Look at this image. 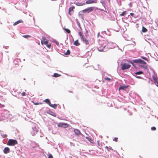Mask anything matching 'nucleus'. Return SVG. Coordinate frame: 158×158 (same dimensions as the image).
I'll return each mask as SVG.
<instances>
[{"mask_svg": "<svg viewBox=\"0 0 158 158\" xmlns=\"http://www.w3.org/2000/svg\"><path fill=\"white\" fill-rule=\"evenodd\" d=\"M70 51L68 49L67 52L65 53H64V54L65 55H69V54H70Z\"/></svg>", "mask_w": 158, "mask_h": 158, "instance_id": "32", "label": "nucleus"}, {"mask_svg": "<svg viewBox=\"0 0 158 158\" xmlns=\"http://www.w3.org/2000/svg\"><path fill=\"white\" fill-rule=\"evenodd\" d=\"M41 44H44L45 45H47L48 43V40H45L44 41H41Z\"/></svg>", "mask_w": 158, "mask_h": 158, "instance_id": "31", "label": "nucleus"}, {"mask_svg": "<svg viewBox=\"0 0 158 158\" xmlns=\"http://www.w3.org/2000/svg\"><path fill=\"white\" fill-rule=\"evenodd\" d=\"M78 26H79V27H80V23H79V24H78Z\"/></svg>", "mask_w": 158, "mask_h": 158, "instance_id": "60", "label": "nucleus"}, {"mask_svg": "<svg viewBox=\"0 0 158 158\" xmlns=\"http://www.w3.org/2000/svg\"><path fill=\"white\" fill-rule=\"evenodd\" d=\"M129 62L131 63V64L133 66V67L135 68H136V66L135 65V64H134V62H133V60H132V61H129Z\"/></svg>", "mask_w": 158, "mask_h": 158, "instance_id": "30", "label": "nucleus"}, {"mask_svg": "<svg viewBox=\"0 0 158 158\" xmlns=\"http://www.w3.org/2000/svg\"><path fill=\"white\" fill-rule=\"evenodd\" d=\"M75 8L74 6H71L69 8V15H71V12L73 11V9Z\"/></svg>", "mask_w": 158, "mask_h": 158, "instance_id": "18", "label": "nucleus"}, {"mask_svg": "<svg viewBox=\"0 0 158 158\" xmlns=\"http://www.w3.org/2000/svg\"><path fill=\"white\" fill-rule=\"evenodd\" d=\"M106 45L105 44V45H104L103 44L102 48V47H100L98 48V51L99 52H105L106 51H107V49L106 48Z\"/></svg>", "mask_w": 158, "mask_h": 158, "instance_id": "8", "label": "nucleus"}, {"mask_svg": "<svg viewBox=\"0 0 158 158\" xmlns=\"http://www.w3.org/2000/svg\"><path fill=\"white\" fill-rule=\"evenodd\" d=\"M4 106V105L0 103V108H2Z\"/></svg>", "mask_w": 158, "mask_h": 158, "instance_id": "50", "label": "nucleus"}, {"mask_svg": "<svg viewBox=\"0 0 158 158\" xmlns=\"http://www.w3.org/2000/svg\"><path fill=\"white\" fill-rule=\"evenodd\" d=\"M46 45L47 47L48 48H50L51 46V44H47Z\"/></svg>", "mask_w": 158, "mask_h": 158, "instance_id": "45", "label": "nucleus"}, {"mask_svg": "<svg viewBox=\"0 0 158 158\" xmlns=\"http://www.w3.org/2000/svg\"><path fill=\"white\" fill-rule=\"evenodd\" d=\"M41 104V103H38V102H36V103H34V105H38L39 104Z\"/></svg>", "mask_w": 158, "mask_h": 158, "instance_id": "52", "label": "nucleus"}, {"mask_svg": "<svg viewBox=\"0 0 158 158\" xmlns=\"http://www.w3.org/2000/svg\"><path fill=\"white\" fill-rule=\"evenodd\" d=\"M42 39L43 40V41H44L46 40V38H45V37H44L43 36H42Z\"/></svg>", "mask_w": 158, "mask_h": 158, "instance_id": "44", "label": "nucleus"}, {"mask_svg": "<svg viewBox=\"0 0 158 158\" xmlns=\"http://www.w3.org/2000/svg\"><path fill=\"white\" fill-rule=\"evenodd\" d=\"M133 75L134 76H135L136 78H139V79H143V78L140 76H136V75H135V74H133Z\"/></svg>", "mask_w": 158, "mask_h": 158, "instance_id": "35", "label": "nucleus"}, {"mask_svg": "<svg viewBox=\"0 0 158 158\" xmlns=\"http://www.w3.org/2000/svg\"><path fill=\"white\" fill-rule=\"evenodd\" d=\"M99 33H98V35H97V36H98V37H99Z\"/></svg>", "mask_w": 158, "mask_h": 158, "instance_id": "58", "label": "nucleus"}, {"mask_svg": "<svg viewBox=\"0 0 158 158\" xmlns=\"http://www.w3.org/2000/svg\"><path fill=\"white\" fill-rule=\"evenodd\" d=\"M10 152V148L7 147H5L3 150V152L5 154H7Z\"/></svg>", "mask_w": 158, "mask_h": 158, "instance_id": "10", "label": "nucleus"}, {"mask_svg": "<svg viewBox=\"0 0 158 158\" xmlns=\"http://www.w3.org/2000/svg\"><path fill=\"white\" fill-rule=\"evenodd\" d=\"M109 149L111 150H113V149H112L111 147H109Z\"/></svg>", "mask_w": 158, "mask_h": 158, "instance_id": "57", "label": "nucleus"}, {"mask_svg": "<svg viewBox=\"0 0 158 158\" xmlns=\"http://www.w3.org/2000/svg\"><path fill=\"white\" fill-rule=\"evenodd\" d=\"M158 60V58H157V59H156V60Z\"/></svg>", "mask_w": 158, "mask_h": 158, "instance_id": "63", "label": "nucleus"}, {"mask_svg": "<svg viewBox=\"0 0 158 158\" xmlns=\"http://www.w3.org/2000/svg\"><path fill=\"white\" fill-rule=\"evenodd\" d=\"M35 81H34V85H35Z\"/></svg>", "mask_w": 158, "mask_h": 158, "instance_id": "61", "label": "nucleus"}, {"mask_svg": "<svg viewBox=\"0 0 158 158\" xmlns=\"http://www.w3.org/2000/svg\"><path fill=\"white\" fill-rule=\"evenodd\" d=\"M74 44L76 46H78L80 45V44L79 43L78 40L74 42Z\"/></svg>", "mask_w": 158, "mask_h": 158, "instance_id": "23", "label": "nucleus"}, {"mask_svg": "<svg viewBox=\"0 0 158 158\" xmlns=\"http://www.w3.org/2000/svg\"><path fill=\"white\" fill-rule=\"evenodd\" d=\"M2 131H0V133L1 135V136L3 138H6L7 137V135L6 134H3L2 133Z\"/></svg>", "mask_w": 158, "mask_h": 158, "instance_id": "24", "label": "nucleus"}, {"mask_svg": "<svg viewBox=\"0 0 158 158\" xmlns=\"http://www.w3.org/2000/svg\"><path fill=\"white\" fill-rule=\"evenodd\" d=\"M106 80H107L108 81H110L111 80V79L110 78L106 77L105 78Z\"/></svg>", "mask_w": 158, "mask_h": 158, "instance_id": "48", "label": "nucleus"}, {"mask_svg": "<svg viewBox=\"0 0 158 158\" xmlns=\"http://www.w3.org/2000/svg\"><path fill=\"white\" fill-rule=\"evenodd\" d=\"M97 142H98V146H99L100 145V144H99V140H98Z\"/></svg>", "mask_w": 158, "mask_h": 158, "instance_id": "54", "label": "nucleus"}, {"mask_svg": "<svg viewBox=\"0 0 158 158\" xmlns=\"http://www.w3.org/2000/svg\"><path fill=\"white\" fill-rule=\"evenodd\" d=\"M134 13H131L130 14V16H133L134 15Z\"/></svg>", "mask_w": 158, "mask_h": 158, "instance_id": "51", "label": "nucleus"}, {"mask_svg": "<svg viewBox=\"0 0 158 158\" xmlns=\"http://www.w3.org/2000/svg\"><path fill=\"white\" fill-rule=\"evenodd\" d=\"M106 34L107 35H110V32L108 30H107L106 32Z\"/></svg>", "mask_w": 158, "mask_h": 158, "instance_id": "41", "label": "nucleus"}, {"mask_svg": "<svg viewBox=\"0 0 158 158\" xmlns=\"http://www.w3.org/2000/svg\"><path fill=\"white\" fill-rule=\"evenodd\" d=\"M141 58L142 59H143V60H148V58L144 57V56H141Z\"/></svg>", "mask_w": 158, "mask_h": 158, "instance_id": "40", "label": "nucleus"}, {"mask_svg": "<svg viewBox=\"0 0 158 158\" xmlns=\"http://www.w3.org/2000/svg\"><path fill=\"white\" fill-rule=\"evenodd\" d=\"M121 69L123 70L128 69L130 68L131 66V65L127 63H124L123 64H122L121 63Z\"/></svg>", "mask_w": 158, "mask_h": 158, "instance_id": "5", "label": "nucleus"}, {"mask_svg": "<svg viewBox=\"0 0 158 158\" xmlns=\"http://www.w3.org/2000/svg\"><path fill=\"white\" fill-rule=\"evenodd\" d=\"M78 34L80 36L81 38H82L84 37L82 35L81 32V31H79L78 32Z\"/></svg>", "mask_w": 158, "mask_h": 158, "instance_id": "36", "label": "nucleus"}, {"mask_svg": "<svg viewBox=\"0 0 158 158\" xmlns=\"http://www.w3.org/2000/svg\"><path fill=\"white\" fill-rule=\"evenodd\" d=\"M25 94H26V93L25 92H23L22 93H21V95H22V96H24L25 95Z\"/></svg>", "mask_w": 158, "mask_h": 158, "instance_id": "46", "label": "nucleus"}, {"mask_svg": "<svg viewBox=\"0 0 158 158\" xmlns=\"http://www.w3.org/2000/svg\"><path fill=\"white\" fill-rule=\"evenodd\" d=\"M127 14V12L126 11H124L122 12V13L120 15V16H123Z\"/></svg>", "mask_w": 158, "mask_h": 158, "instance_id": "29", "label": "nucleus"}, {"mask_svg": "<svg viewBox=\"0 0 158 158\" xmlns=\"http://www.w3.org/2000/svg\"><path fill=\"white\" fill-rule=\"evenodd\" d=\"M48 158H53V156L52 155L50 154L48 156Z\"/></svg>", "mask_w": 158, "mask_h": 158, "instance_id": "47", "label": "nucleus"}, {"mask_svg": "<svg viewBox=\"0 0 158 158\" xmlns=\"http://www.w3.org/2000/svg\"><path fill=\"white\" fill-rule=\"evenodd\" d=\"M49 106L55 109H56V108L57 106L56 104H52L51 103H50V104Z\"/></svg>", "mask_w": 158, "mask_h": 158, "instance_id": "17", "label": "nucleus"}, {"mask_svg": "<svg viewBox=\"0 0 158 158\" xmlns=\"http://www.w3.org/2000/svg\"><path fill=\"white\" fill-rule=\"evenodd\" d=\"M9 114V112L7 110L3 111V112L0 115V121L7 120Z\"/></svg>", "mask_w": 158, "mask_h": 158, "instance_id": "2", "label": "nucleus"}, {"mask_svg": "<svg viewBox=\"0 0 158 158\" xmlns=\"http://www.w3.org/2000/svg\"><path fill=\"white\" fill-rule=\"evenodd\" d=\"M153 79L155 83H156V82H157L158 81V78L155 77L154 76H152Z\"/></svg>", "mask_w": 158, "mask_h": 158, "instance_id": "21", "label": "nucleus"}, {"mask_svg": "<svg viewBox=\"0 0 158 158\" xmlns=\"http://www.w3.org/2000/svg\"><path fill=\"white\" fill-rule=\"evenodd\" d=\"M94 10V8L93 7H90L85 9L82 10V12L84 13H88L93 11Z\"/></svg>", "mask_w": 158, "mask_h": 158, "instance_id": "6", "label": "nucleus"}, {"mask_svg": "<svg viewBox=\"0 0 158 158\" xmlns=\"http://www.w3.org/2000/svg\"><path fill=\"white\" fill-rule=\"evenodd\" d=\"M96 3V2H95L93 0H88L87 1L85 2V4L86 3L87 4H89L90 3Z\"/></svg>", "mask_w": 158, "mask_h": 158, "instance_id": "15", "label": "nucleus"}, {"mask_svg": "<svg viewBox=\"0 0 158 158\" xmlns=\"http://www.w3.org/2000/svg\"><path fill=\"white\" fill-rule=\"evenodd\" d=\"M13 117V116L11 114H9L8 116V117H7V120H10Z\"/></svg>", "mask_w": 158, "mask_h": 158, "instance_id": "26", "label": "nucleus"}, {"mask_svg": "<svg viewBox=\"0 0 158 158\" xmlns=\"http://www.w3.org/2000/svg\"><path fill=\"white\" fill-rule=\"evenodd\" d=\"M105 148L107 149L108 150H108L109 149V147H108L107 146H106L105 147Z\"/></svg>", "mask_w": 158, "mask_h": 158, "instance_id": "56", "label": "nucleus"}, {"mask_svg": "<svg viewBox=\"0 0 158 158\" xmlns=\"http://www.w3.org/2000/svg\"><path fill=\"white\" fill-rule=\"evenodd\" d=\"M18 142L16 140L10 139L8 140L7 144L9 146H14Z\"/></svg>", "mask_w": 158, "mask_h": 158, "instance_id": "3", "label": "nucleus"}, {"mask_svg": "<svg viewBox=\"0 0 158 158\" xmlns=\"http://www.w3.org/2000/svg\"><path fill=\"white\" fill-rule=\"evenodd\" d=\"M156 127H152L151 128V130L152 131H155L156 130Z\"/></svg>", "mask_w": 158, "mask_h": 158, "instance_id": "42", "label": "nucleus"}, {"mask_svg": "<svg viewBox=\"0 0 158 158\" xmlns=\"http://www.w3.org/2000/svg\"><path fill=\"white\" fill-rule=\"evenodd\" d=\"M156 83L157 84V85H156V86H157V87H158V81H157V82H156Z\"/></svg>", "mask_w": 158, "mask_h": 158, "instance_id": "59", "label": "nucleus"}, {"mask_svg": "<svg viewBox=\"0 0 158 158\" xmlns=\"http://www.w3.org/2000/svg\"><path fill=\"white\" fill-rule=\"evenodd\" d=\"M47 113L53 116L54 117H56V115L52 111L50 110H48L47 111Z\"/></svg>", "mask_w": 158, "mask_h": 158, "instance_id": "14", "label": "nucleus"}, {"mask_svg": "<svg viewBox=\"0 0 158 158\" xmlns=\"http://www.w3.org/2000/svg\"><path fill=\"white\" fill-rule=\"evenodd\" d=\"M74 133L77 135H79L81 133L80 131L77 129H75L74 130Z\"/></svg>", "mask_w": 158, "mask_h": 158, "instance_id": "13", "label": "nucleus"}, {"mask_svg": "<svg viewBox=\"0 0 158 158\" xmlns=\"http://www.w3.org/2000/svg\"><path fill=\"white\" fill-rule=\"evenodd\" d=\"M54 43H55L57 45H59L58 42L57 41H56L55 40V41H54Z\"/></svg>", "mask_w": 158, "mask_h": 158, "instance_id": "49", "label": "nucleus"}, {"mask_svg": "<svg viewBox=\"0 0 158 158\" xmlns=\"http://www.w3.org/2000/svg\"><path fill=\"white\" fill-rule=\"evenodd\" d=\"M64 30L67 33L69 34L70 33V31L69 29L64 28Z\"/></svg>", "mask_w": 158, "mask_h": 158, "instance_id": "33", "label": "nucleus"}, {"mask_svg": "<svg viewBox=\"0 0 158 158\" xmlns=\"http://www.w3.org/2000/svg\"><path fill=\"white\" fill-rule=\"evenodd\" d=\"M76 4L77 6H82L85 4V3L77 2Z\"/></svg>", "mask_w": 158, "mask_h": 158, "instance_id": "19", "label": "nucleus"}, {"mask_svg": "<svg viewBox=\"0 0 158 158\" xmlns=\"http://www.w3.org/2000/svg\"><path fill=\"white\" fill-rule=\"evenodd\" d=\"M147 31V29L144 27L143 26L142 27V31L143 32H145Z\"/></svg>", "mask_w": 158, "mask_h": 158, "instance_id": "27", "label": "nucleus"}, {"mask_svg": "<svg viewBox=\"0 0 158 158\" xmlns=\"http://www.w3.org/2000/svg\"><path fill=\"white\" fill-rule=\"evenodd\" d=\"M134 63L136 64L139 63L144 64H146V63L144 60L140 59H138L132 60Z\"/></svg>", "mask_w": 158, "mask_h": 158, "instance_id": "7", "label": "nucleus"}, {"mask_svg": "<svg viewBox=\"0 0 158 158\" xmlns=\"http://www.w3.org/2000/svg\"><path fill=\"white\" fill-rule=\"evenodd\" d=\"M127 87V86L125 85H120L118 89L119 90L122 89L123 90H125Z\"/></svg>", "mask_w": 158, "mask_h": 158, "instance_id": "11", "label": "nucleus"}, {"mask_svg": "<svg viewBox=\"0 0 158 158\" xmlns=\"http://www.w3.org/2000/svg\"><path fill=\"white\" fill-rule=\"evenodd\" d=\"M23 37L26 38H27L28 37H30V36L29 35H23Z\"/></svg>", "mask_w": 158, "mask_h": 158, "instance_id": "39", "label": "nucleus"}, {"mask_svg": "<svg viewBox=\"0 0 158 158\" xmlns=\"http://www.w3.org/2000/svg\"><path fill=\"white\" fill-rule=\"evenodd\" d=\"M46 103L48 104L49 105L50 104L51 102L50 100L48 99H46L44 101Z\"/></svg>", "mask_w": 158, "mask_h": 158, "instance_id": "25", "label": "nucleus"}, {"mask_svg": "<svg viewBox=\"0 0 158 158\" xmlns=\"http://www.w3.org/2000/svg\"><path fill=\"white\" fill-rule=\"evenodd\" d=\"M127 19H128V21L131 22V18L130 15H128L127 16Z\"/></svg>", "mask_w": 158, "mask_h": 158, "instance_id": "34", "label": "nucleus"}, {"mask_svg": "<svg viewBox=\"0 0 158 158\" xmlns=\"http://www.w3.org/2000/svg\"><path fill=\"white\" fill-rule=\"evenodd\" d=\"M143 73L142 71H139L133 74H135V75H141Z\"/></svg>", "mask_w": 158, "mask_h": 158, "instance_id": "20", "label": "nucleus"}, {"mask_svg": "<svg viewBox=\"0 0 158 158\" xmlns=\"http://www.w3.org/2000/svg\"><path fill=\"white\" fill-rule=\"evenodd\" d=\"M105 42H106V44H107V45H106V47L107 49L113 48L117 46L118 47V49H120L118 47L116 44L111 42H109L107 40H106ZM120 50L122 51H123L122 49H120Z\"/></svg>", "mask_w": 158, "mask_h": 158, "instance_id": "1", "label": "nucleus"}, {"mask_svg": "<svg viewBox=\"0 0 158 158\" xmlns=\"http://www.w3.org/2000/svg\"><path fill=\"white\" fill-rule=\"evenodd\" d=\"M106 31H102V34L105 33V34H106Z\"/></svg>", "mask_w": 158, "mask_h": 158, "instance_id": "53", "label": "nucleus"}, {"mask_svg": "<svg viewBox=\"0 0 158 158\" xmlns=\"http://www.w3.org/2000/svg\"><path fill=\"white\" fill-rule=\"evenodd\" d=\"M61 76L60 75L58 74L57 73H55L53 75V77H60Z\"/></svg>", "mask_w": 158, "mask_h": 158, "instance_id": "28", "label": "nucleus"}, {"mask_svg": "<svg viewBox=\"0 0 158 158\" xmlns=\"http://www.w3.org/2000/svg\"><path fill=\"white\" fill-rule=\"evenodd\" d=\"M122 20L123 22L127 23V22L126 21V20H127V21H128V19H127V16L125 18H122Z\"/></svg>", "mask_w": 158, "mask_h": 158, "instance_id": "22", "label": "nucleus"}, {"mask_svg": "<svg viewBox=\"0 0 158 158\" xmlns=\"http://www.w3.org/2000/svg\"><path fill=\"white\" fill-rule=\"evenodd\" d=\"M118 138L117 137H115L114 139H113V140L114 141H115L116 142H117Z\"/></svg>", "mask_w": 158, "mask_h": 158, "instance_id": "43", "label": "nucleus"}, {"mask_svg": "<svg viewBox=\"0 0 158 158\" xmlns=\"http://www.w3.org/2000/svg\"><path fill=\"white\" fill-rule=\"evenodd\" d=\"M158 60V58H157V59H156V60Z\"/></svg>", "mask_w": 158, "mask_h": 158, "instance_id": "62", "label": "nucleus"}, {"mask_svg": "<svg viewBox=\"0 0 158 158\" xmlns=\"http://www.w3.org/2000/svg\"><path fill=\"white\" fill-rule=\"evenodd\" d=\"M25 80V78H24V80Z\"/></svg>", "mask_w": 158, "mask_h": 158, "instance_id": "64", "label": "nucleus"}, {"mask_svg": "<svg viewBox=\"0 0 158 158\" xmlns=\"http://www.w3.org/2000/svg\"><path fill=\"white\" fill-rule=\"evenodd\" d=\"M79 135H80L82 137L84 136V135L83 134H81V133Z\"/></svg>", "mask_w": 158, "mask_h": 158, "instance_id": "55", "label": "nucleus"}, {"mask_svg": "<svg viewBox=\"0 0 158 158\" xmlns=\"http://www.w3.org/2000/svg\"><path fill=\"white\" fill-rule=\"evenodd\" d=\"M68 126V124L65 123H60L58 124V126L60 127H67Z\"/></svg>", "mask_w": 158, "mask_h": 158, "instance_id": "9", "label": "nucleus"}, {"mask_svg": "<svg viewBox=\"0 0 158 158\" xmlns=\"http://www.w3.org/2000/svg\"><path fill=\"white\" fill-rule=\"evenodd\" d=\"M23 21L21 19H20V20H19L16 21V22H15L13 24V25L14 26H15V25H17L19 23H23Z\"/></svg>", "mask_w": 158, "mask_h": 158, "instance_id": "16", "label": "nucleus"}, {"mask_svg": "<svg viewBox=\"0 0 158 158\" xmlns=\"http://www.w3.org/2000/svg\"><path fill=\"white\" fill-rule=\"evenodd\" d=\"M140 66L146 69H148V67L146 65H140Z\"/></svg>", "mask_w": 158, "mask_h": 158, "instance_id": "38", "label": "nucleus"}, {"mask_svg": "<svg viewBox=\"0 0 158 158\" xmlns=\"http://www.w3.org/2000/svg\"><path fill=\"white\" fill-rule=\"evenodd\" d=\"M85 138L86 139H87L90 142H91L92 139L89 137L86 136L85 137Z\"/></svg>", "mask_w": 158, "mask_h": 158, "instance_id": "37", "label": "nucleus"}, {"mask_svg": "<svg viewBox=\"0 0 158 158\" xmlns=\"http://www.w3.org/2000/svg\"><path fill=\"white\" fill-rule=\"evenodd\" d=\"M39 131L38 127H36L35 126L32 127L31 130V134L34 136Z\"/></svg>", "mask_w": 158, "mask_h": 158, "instance_id": "4", "label": "nucleus"}, {"mask_svg": "<svg viewBox=\"0 0 158 158\" xmlns=\"http://www.w3.org/2000/svg\"><path fill=\"white\" fill-rule=\"evenodd\" d=\"M81 39L86 45L88 44V41L85 38H84V37H83L82 38H81Z\"/></svg>", "mask_w": 158, "mask_h": 158, "instance_id": "12", "label": "nucleus"}]
</instances>
